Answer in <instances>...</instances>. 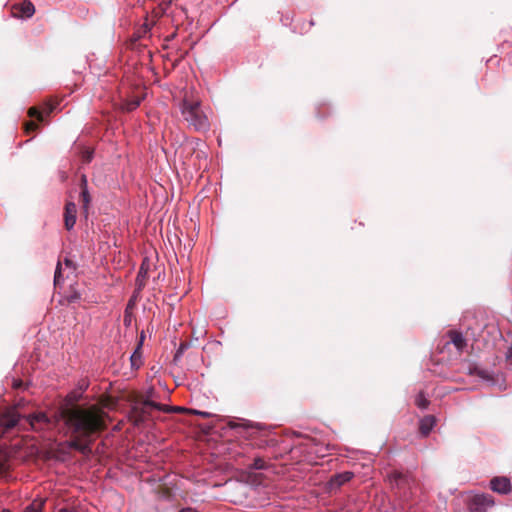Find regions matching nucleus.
<instances>
[{"label": "nucleus", "instance_id": "f257e3e1", "mask_svg": "<svg viewBox=\"0 0 512 512\" xmlns=\"http://www.w3.org/2000/svg\"><path fill=\"white\" fill-rule=\"evenodd\" d=\"M61 415L71 433L70 447L82 454L90 453L93 437L107 428L106 412L95 404H74L64 408Z\"/></svg>", "mask_w": 512, "mask_h": 512}, {"label": "nucleus", "instance_id": "f03ea898", "mask_svg": "<svg viewBox=\"0 0 512 512\" xmlns=\"http://www.w3.org/2000/svg\"><path fill=\"white\" fill-rule=\"evenodd\" d=\"M181 115L188 126L196 132H206L210 129L208 109H205L201 102L184 96L180 104Z\"/></svg>", "mask_w": 512, "mask_h": 512}, {"label": "nucleus", "instance_id": "7ed1b4c3", "mask_svg": "<svg viewBox=\"0 0 512 512\" xmlns=\"http://www.w3.org/2000/svg\"><path fill=\"white\" fill-rule=\"evenodd\" d=\"M160 408H162V404L140 396L134 401L129 412V418L134 425L138 426L144 423L151 416V411L153 409L160 411Z\"/></svg>", "mask_w": 512, "mask_h": 512}, {"label": "nucleus", "instance_id": "20e7f679", "mask_svg": "<svg viewBox=\"0 0 512 512\" xmlns=\"http://www.w3.org/2000/svg\"><path fill=\"white\" fill-rule=\"evenodd\" d=\"M494 505V499L489 494L475 495L469 504L471 512H486L488 508Z\"/></svg>", "mask_w": 512, "mask_h": 512}, {"label": "nucleus", "instance_id": "39448f33", "mask_svg": "<svg viewBox=\"0 0 512 512\" xmlns=\"http://www.w3.org/2000/svg\"><path fill=\"white\" fill-rule=\"evenodd\" d=\"M35 13V6L30 0L12 6V15L16 18H31Z\"/></svg>", "mask_w": 512, "mask_h": 512}, {"label": "nucleus", "instance_id": "423d86ee", "mask_svg": "<svg viewBox=\"0 0 512 512\" xmlns=\"http://www.w3.org/2000/svg\"><path fill=\"white\" fill-rule=\"evenodd\" d=\"M151 269V263L148 258H144L136 277V291H141L145 285Z\"/></svg>", "mask_w": 512, "mask_h": 512}, {"label": "nucleus", "instance_id": "0eeeda50", "mask_svg": "<svg viewBox=\"0 0 512 512\" xmlns=\"http://www.w3.org/2000/svg\"><path fill=\"white\" fill-rule=\"evenodd\" d=\"M77 207L74 202H67L64 211V225L67 230H71L76 223Z\"/></svg>", "mask_w": 512, "mask_h": 512}, {"label": "nucleus", "instance_id": "6e6552de", "mask_svg": "<svg viewBox=\"0 0 512 512\" xmlns=\"http://www.w3.org/2000/svg\"><path fill=\"white\" fill-rule=\"evenodd\" d=\"M490 488L500 494H508L511 491L510 480L506 477H494L490 481Z\"/></svg>", "mask_w": 512, "mask_h": 512}, {"label": "nucleus", "instance_id": "1a4fd4ad", "mask_svg": "<svg viewBox=\"0 0 512 512\" xmlns=\"http://www.w3.org/2000/svg\"><path fill=\"white\" fill-rule=\"evenodd\" d=\"M388 480L392 486V488H397V489H403L405 488L406 486H409V477L408 475L406 474H403L402 472H399V471H392L389 475H388Z\"/></svg>", "mask_w": 512, "mask_h": 512}, {"label": "nucleus", "instance_id": "9d476101", "mask_svg": "<svg viewBox=\"0 0 512 512\" xmlns=\"http://www.w3.org/2000/svg\"><path fill=\"white\" fill-rule=\"evenodd\" d=\"M353 476L354 474L349 471H345L334 475L328 483L329 489L331 491L334 489H339L343 484L349 482L353 478Z\"/></svg>", "mask_w": 512, "mask_h": 512}, {"label": "nucleus", "instance_id": "9b49d317", "mask_svg": "<svg viewBox=\"0 0 512 512\" xmlns=\"http://www.w3.org/2000/svg\"><path fill=\"white\" fill-rule=\"evenodd\" d=\"M57 103L52 104L50 102H46L43 107V111H40L37 107H30L28 109V116L31 118H36L37 121L41 122L44 119V114L49 115L56 107Z\"/></svg>", "mask_w": 512, "mask_h": 512}, {"label": "nucleus", "instance_id": "f8f14e48", "mask_svg": "<svg viewBox=\"0 0 512 512\" xmlns=\"http://www.w3.org/2000/svg\"><path fill=\"white\" fill-rule=\"evenodd\" d=\"M19 416L15 411H8L0 415V427L9 430L17 425Z\"/></svg>", "mask_w": 512, "mask_h": 512}, {"label": "nucleus", "instance_id": "ddd939ff", "mask_svg": "<svg viewBox=\"0 0 512 512\" xmlns=\"http://www.w3.org/2000/svg\"><path fill=\"white\" fill-rule=\"evenodd\" d=\"M448 337L450 339V342L456 347L459 353H462L467 346L466 339L462 335L461 332H458L456 330H450L448 332Z\"/></svg>", "mask_w": 512, "mask_h": 512}, {"label": "nucleus", "instance_id": "4468645a", "mask_svg": "<svg viewBox=\"0 0 512 512\" xmlns=\"http://www.w3.org/2000/svg\"><path fill=\"white\" fill-rule=\"evenodd\" d=\"M436 424V418L433 415L424 416L419 423V431L423 436H428Z\"/></svg>", "mask_w": 512, "mask_h": 512}, {"label": "nucleus", "instance_id": "2eb2a0df", "mask_svg": "<svg viewBox=\"0 0 512 512\" xmlns=\"http://www.w3.org/2000/svg\"><path fill=\"white\" fill-rule=\"evenodd\" d=\"M465 369L467 370L469 375H476L482 379L489 380L491 379V376L488 371L480 369L475 364L472 363H466Z\"/></svg>", "mask_w": 512, "mask_h": 512}, {"label": "nucleus", "instance_id": "dca6fc26", "mask_svg": "<svg viewBox=\"0 0 512 512\" xmlns=\"http://www.w3.org/2000/svg\"><path fill=\"white\" fill-rule=\"evenodd\" d=\"M142 98L141 97H133L131 99H127L122 106V109L126 112H131L135 110L141 103Z\"/></svg>", "mask_w": 512, "mask_h": 512}, {"label": "nucleus", "instance_id": "f3484780", "mask_svg": "<svg viewBox=\"0 0 512 512\" xmlns=\"http://www.w3.org/2000/svg\"><path fill=\"white\" fill-rule=\"evenodd\" d=\"M80 202L82 203V209L85 214L88 213L89 205L91 202V196L89 194L88 189L81 190L80 193Z\"/></svg>", "mask_w": 512, "mask_h": 512}, {"label": "nucleus", "instance_id": "a211bd4d", "mask_svg": "<svg viewBox=\"0 0 512 512\" xmlns=\"http://www.w3.org/2000/svg\"><path fill=\"white\" fill-rule=\"evenodd\" d=\"M160 411L165 412V413H172V412L190 413L191 409H187V408L180 407V406H168V405L162 404V408H160Z\"/></svg>", "mask_w": 512, "mask_h": 512}, {"label": "nucleus", "instance_id": "6ab92c4d", "mask_svg": "<svg viewBox=\"0 0 512 512\" xmlns=\"http://www.w3.org/2000/svg\"><path fill=\"white\" fill-rule=\"evenodd\" d=\"M44 505L43 500H34L31 504H29L24 512H41Z\"/></svg>", "mask_w": 512, "mask_h": 512}, {"label": "nucleus", "instance_id": "aec40b11", "mask_svg": "<svg viewBox=\"0 0 512 512\" xmlns=\"http://www.w3.org/2000/svg\"><path fill=\"white\" fill-rule=\"evenodd\" d=\"M48 417L44 413L35 414L30 418V424L35 429L37 423H48Z\"/></svg>", "mask_w": 512, "mask_h": 512}, {"label": "nucleus", "instance_id": "412c9836", "mask_svg": "<svg viewBox=\"0 0 512 512\" xmlns=\"http://www.w3.org/2000/svg\"><path fill=\"white\" fill-rule=\"evenodd\" d=\"M190 347L189 342H182L178 349L176 350V353L174 355L173 361L174 363H178L183 353Z\"/></svg>", "mask_w": 512, "mask_h": 512}, {"label": "nucleus", "instance_id": "4be33fe9", "mask_svg": "<svg viewBox=\"0 0 512 512\" xmlns=\"http://www.w3.org/2000/svg\"><path fill=\"white\" fill-rule=\"evenodd\" d=\"M429 400L425 397L424 393L423 392H420L417 397H416V400H415V404L421 408V409H426L428 406H429Z\"/></svg>", "mask_w": 512, "mask_h": 512}, {"label": "nucleus", "instance_id": "5701e85b", "mask_svg": "<svg viewBox=\"0 0 512 512\" xmlns=\"http://www.w3.org/2000/svg\"><path fill=\"white\" fill-rule=\"evenodd\" d=\"M249 467L254 470H264L267 468V463L263 458L257 457Z\"/></svg>", "mask_w": 512, "mask_h": 512}, {"label": "nucleus", "instance_id": "b1692460", "mask_svg": "<svg viewBox=\"0 0 512 512\" xmlns=\"http://www.w3.org/2000/svg\"><path fill=\"white\" fill-rule=\"evenodd\" d=\"M131 364L132 366L139 367L141 365V348L136 347L135 351L131 355Z\"/></svg>", "mask_w": 512, "mask_h": 512}, {"label": "nucleus", "instance_id": "393cba45", "mask_svg": "<svg viewBox=\"0 0 512 512\" xmlns=\"http://www.w3.org/2000/svg\"><path fill=\"white\" fill-rule=\"evenodd\" d=\"M38 124L34 121H27L24 124V130L26 134H31L38 129Z\"/></svg>", "mask_w": 512, "mask_h": 512}, {"label": "nucleus", "instance_id": "a878e982", "mask_svg": "<svg viewBox=\"0 0 512 512\" xmlns=\"http://www.w3.org/2000/svg\"><path fill=\"white\" fill-rule=\"evenodd\" d=\"M93 158V151L92 150H85L82 153V161L84 163H90Z\"/></svg>", "mask_w": 512, "mask_h": 512}, {"label": "nucleus", "instance_id": "bb28decb", "mask_svg": "<svg viewBox=\"0 0 512 512\" xmlns=\"http://www.w3.org/2000/svg\"><path fill=\"white\" fill-rule=\"evenodd\" d=\"M61 282V263L58 262L55 275H54V283L55 285H58Z\"/></svg>", "mask_w": 512, "mask_h": 512}, {"label": "nucleus", "instance_id": "cd10ccee", "mask_svg": "<svg viewBox=\"0 0 512 512\" xmlns=\"http://www.w3.org/2000/svg\"><path fill=\"white\" fill-rule=\"evenodd\" d=\"M190 413H193V414L199 415V416H201V417H203V418H208V417H210V415H211L209 412H205V411H197V410H191V412H190Z\"/></svg>", "mask_w": 512, "mask_h": 512}, {"label": "nucleus", "instance_id": "c85d7f7f", "mask_svg": "<svg viewBox=\"0 0 512 512\" xmlns=\"http://www.w3.org/2000/svg\"><path fill=\"white\" fill-rule=\"evenodd\" d=\"M80 188L81 190L88 189L87 178L85 175H82L81 177Z\"/></svg>", "mask_w": 512, "mask_h": 512}, {"label": "nucleus", "instance_id": "c756f323", "mask_svg": "<svg viewBox=\"0 0 512 512\" xmlns=\"http://www.w3.org/2000/svg\"><path fill=\"white\" fill-rule=\"evenodd\" d=\"M506 360L512 364V347L509 348V350L506 353Z\"/></svg>", "mask_w": 512, "mask_h": 512}, {"label": "nucleus", "instance_id": "7c9ffc66", "mask_svg": "<svg viewBox=\"0 0 512 512\" xmlns=\"http://www.w3.org/2000/svg\"><path fill=\"white\" fill-rule=\"evenodd\" d=\"M145 339V335L144 333L142 332L141 335H140V338H139V341H138V344H137V347H140L142 348V345H143V341Z\"/></svg>", "mask_w": 512, "mask_h": 512}, {"label": "nucleus", "instance_id": "2f4dec72", "mask_svg": "<svg viewBox=\"0 0 512 512\" xmlns=\"http://www.w3.org/2000/svg\"><path fill=\"white\" fill-rule=\"evenodd\" d=\"M179 512H195V510L192 508H184V509L180 510Z\"/></svg>", "mask_w": 512, "mask_h": 512}, {"label": "nucleus", "instance_id": "473e14b6", "mask_svg": "<svg viewBox=\"0 0 512 512\" xmlns=\"http://www.w3.org/2000/svg\"><path fill=\"white\" fill-rule=\"evenodd\" d=\"M238 426H239V424H237V423H235V422H230V423H229V427H230V428H233V429H234V428H237Z\"/></svg>", "mask_w": 512, "mask_h": 512}, {"label": "nucleus", "instance_id": "72a5a7b5", "mask_svg": "<svg viewBox=\"0 0 512 512\" xmlns=\"http://www.w3.org/2000/svg\"><path fill=\"white\" fill-rule=\"evenodd\" d=\"M65 265L70 267L72 265V261L70 259H65Z\"/></svg>", "mask_w": 512, "mask_h": 512}, {"label": "nucleus", "instance_id": "f704fd0d", "mask_svg": "<svg viewBox=\"0 0 512 512\" xmlns=\"http://www.w3.org/2000/svg\"><path fill=\"white\" fill-rule=\"evenodd\" d=\"M4 466L2 463H0V474L3 472Z\"/></svg>", "mask_w": 512, "mask_h": 512}]
</instances>
